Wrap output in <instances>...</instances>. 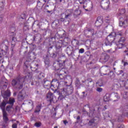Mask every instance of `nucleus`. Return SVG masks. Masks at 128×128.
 Segmentation results:
<instances>
[{
    "label": "nucleus",
    "instance_id": "f257e3e1",
    "mask_svg": "<svg viewBox=\"0 0 128 128\" xmlns=\"http://www.w3.org/2000/svg\"><path fill=\"white\" fill-rule=\"evenodd\" d=\"M52 86H54L55 90L60 88V86H66V84H69V86H72V78L70 76L64 75V74H58L56 79L52 80Z\"/></svg>",
    "mask_w": 128,
    "mask_h": 128
},
{
    "label": "nucleus",
    "instance_id": "f03ea898",
    "mask_svg": "<svg viewBox=\"0 0 128 128\" xmlns=\"http://www.w3.org/2000/svg\"><path fill=\"white\" fill-rule=\"evenodd\" d=\"M70 39L68 37V35L66 33H64L62 36L59 38L58 41L56 42V38L52 37L49 39V44L51 46L49 48H52V46H54L56 50H60L61 48H62V46H67L68 44V42Z\"/></svg>",
    "mask_w": 128,
    "mask_h": 128
},
{
    "label": "nucleus",
    "instance_id": "7ed1b4c3",
    "mask_svg": "<svg viewBox=\"0 0 128 128\" xmlns=\"http://www.w3.org/2000/svg\"><path fill=\"white\" fill-rule=\"evenodd\" d=\"M26 76L22 78L18 76L12 81V85L16 88L18 90H22L24 86V83L26 82Z\"/></svg>",
    "mask_w": 128,
    "mask_h": 128
},
{
    "label": "nucleus",
    "instance_id": "20e7f679",
    "mask_svg": "<svg viewBox=\"0 0 128 128\" xmlns=\"http://www.w3.org/2000/svg\"><path fill=\"white\" fill-rule=\"evenodd\" d=\"M116 34L115 32H111L105 39L104 44L106 46H112L116 40Z\"/></svg>",
    "mask_w": 128,
    "mask_h": 128
},
{
    "label": "nucleus",
    "instance_id": "39448f33",
    "mask_svg": "<svg viewBox=\"0 0 128 128\" xmlns=\"http://www.w3.org/2000/svg\"><path fill=\"white\" fill-rule=\"evenodd\" d=\"M68 84L66 86H68L66 89H63L62 94H64V96H70V94H72V92L74 90V88L72 86H70L72 85H70V84L68 83Z\"/></svg>",
    "mask_w": 128,
    "mask_h": 128
},
{
    "label": "nucleus",
    "instance_id": "423d86ee",
    "mask_svg": "<svg viewBox=\"0 0 128 128\" xmlns=\"http://www.w3.org/2000/svg\"><path fill=\"white\" fill-rule=\"evenodd\" d=\"M94 4H92V2L90 1L85 2V4L83 5V8H84L85 10H86V12H92Z\"/></svg>",
    "mask_w": 128,
    "mask_h": 128
},
{
    "label": "nucleus",
    "instance_id": "0eeeda50",
    "mask_svg": "<svg viewBox=\"0 0 128 128\" xmlns=\"http://www.w3.org/2000/svg\"><path fill=\"white\" fill-rule=\"evenodd\" d=\"M124 42H126V38L124 37L120 38L118 42V44H116L117 50H120V48H126Z\"/></svg>",
    "mask_w": 128,
    "mask_h": 128
},
{
    "label": "nucleus",
    "instance_id": "6e6552de",
    "mask_svg": "<svg viewBox=\"0 0 128 128\" xmlns=\"http://www.w3.org/2000/svg\"><path fill=\"white\" fill-rule=\"evenodd\" d=\"M36 58V54L34 52H29L26 57V61L25 62L24 64L28 62H30V60H34Z\"/></svg>",
    "mask_w": 128,
    "mask_h": 128
},
{
    "label": "nucleus",
    "instance_id": "1a4fd4ad",
    "mask_svg": "<svg viewBox=\"0 0 128 128\" xmlns=\"http://www.w3.org/2000/svg\"><path fill=\"white\" fill-rule=\"evenodd\" d=\"M42 84L44 88L46 90H50V88H54V86H52V81L50 82L46 78L44 79Z\"/></svg>",
    "mask_w": 128,
    "mask_h": 128
},
{
    "label": "nucleus",
    "instance_id": "9d476101",
    "mask_svg": "<svg viewBox=\"0 0 128 128\" xmlns=\"http://www.w3.org/2000/svg\"><path fill=\"white\" fill-rule=\"evenodd\" d=\"M100 6L104 10H108L110 8V0H102L100 2Z\"/></svg>",
    "mask_w": 128,
    "mask_h": 128
},
{
    "label": "nucleus",
    "instance_id": "9b49d317",
    "mask_svg": "<svg viewBox=\"0 0 128 128\" xmlns=\"http://www.w3.org/2000/svg\"><path fill=\"white\" fill-rule=\"evenodd\" d=\"M11 50L12 52H14V48L16 46V42H18V39L16 38V34H14L11 36Z\"/></svg>",
    "mask_w": 128,
    "mask_h": 128
},
{
    "label": "nucleus",
    "instance_id": "f8f14e48",
    "mask_svg": "<svg viewBox=\"0 0 128 128\" xmlns=\"http://www.w3.org/2000/svg\"><path fill=\"white\" fill-rule=\"evenodd\" d=\"M26 91L24 90H22L20 92H19L18 96V100L19 102H22L24 100V98H26Z\"/></svg>",
    "mask_w": 128,
    "mask_h": 128
},
{
    "label": "nucleus",
    "instance_id": "ddd939ff",
    "mask_svg": "<svg viewBox=\"0 0 128 128\" xmlns=\"http://www.w3.org/2000/svg\"><path fill=\"white\" fill-rule=\"evenodd\" d=\"M48 102H50V104H52V102H54V94L51 92H48L46 96Z\"/></svg>",
    "mask_w": 128,
    "mask_h": 128
},
{
    "label": "nucleus",
    "instance_id": "4468645a",
    "mask_svg": "<svg viewBox=\"0 0 128 128\" xmlns=\"http://www.w3.org/2000/svg\"><path fill=\"white\" fill-rule=\"evenodd\" d=\"M5 50H0V60H2V56H6V52L8 50V46L4 44V45Z\"/></svg>",
    "mask_w": 128,
    "mask_h": 128
},
{
    "label": "nucleus",
    "instance_id": "2eb2a0df",
    "mask_svg": "<svg viewBox=\"0 0 128 128\" xmlns=\"http://www.w3.org/2000/svg\"><path fill=\"white\" fill-rule=\"evenodd\" d=\"M64 62H66V61H64L63 64L60 63V61L56 60L55 62L53 63V66L55 68V70H58V66L59 68H62V66H64Z\"/></svg>",
    "mask_w": 128,
    "mask_h": 128
},
{
    "label": "nucleus",
    "instance_id": "dca6fc26",
    "mask_svg": "<svg viewBox=\"0 0 128 128\" xmlns=\"http://www.w3.org/2000/svg\"><path fill=\"white\" fill-rule=\"evenodd\" d=\"M106 66V68H108V70L110 72V74L108 73L103 74V76H109L110 78H114V73L112 71H110V67L108 66Z\"/></svg>",
    "mask_w": 128,
    "mask_h": 128
},
{
    "label": "nucleus",
    "instance_id": "f3484780",
    "mask_svg": "<svg viewBox=\"0 0 128 128\" xmlns=\"http://www.w3.org/2000/svg\"><path fill=\"white\" fill-rule=\"evenodd\" d=\"M119 26H124L125 24H128V20L126 19H124L122 18H119Z\"/></svg>",
    "mask_w": 128,
    "mask_h": 128
},
{
    "label": "nucleus",
    "instance_id": "a211bd4d",
    "mask_svg": "<svg viewBox=\"0 0 128 128\" xmlns=\"http://www.w3.org/2000/svg\"><path fill=\"white\" fill-rule=\"evenodd\" d=\"M80 14H82V11L80 10V6H78L73 14L74 18H78V16H80Z\"/></svg>",
    "mask_w": 128,
    "mask_h": 128
},
{
    "label": "nucleus",
    "instance_id": "6ab92c4d",
    "mask_svg": "<svg viewBox=\"0 0 128 128\" xmlns=\"http://www.w3.org/2000/svg\"><path fill=\"white\" fill-rule=\"evenodd\" d=\"M30 66L31 70L32 72H36V70H38V64H36V63H34V62L30 64Z\"/></svg>",
    "mask_w": 128,
    "mask_h": 128
},
{
    "label": "nucleus",
    "instance_id": "aec40b11",
    "mask_svg": "<svg viewBox=\"0 0 128 128\" xmlns=\"http://www.w3.org/2000/svg\"><path fill=\"white\" fill-rule=\"evenodd\" d=\"M46 0H38L37 2V6L38 8H42V6H44V4H46Z\"/></svg>",
    "mask_w": 128,
    "mask_h": 128
},
{
    "label": "nucleus",
    "instance_id": "412c9836",
    "mask_svg": "<svg viewBox=\"0 0 128 128\" xmlns=\"http://www.w3.org/2000/svg\"><path fill=\"white\" fill-rule=\"evenodd\" d=\"M102 18L98 16L95 22V25L97 28H98V26H102Z\"/></svg>",
    "mask_w": 128,
    "mask_h": 128
},
{
    "label": "nucleus",
    "instance_id": "4be33fe9",
    "mask_svg": "<svg viewBox=\"0 0 128 128\" xmlns=\"http://www.w3.org/2000/svg\"><path fill=\"white\" fill-rule=\"evenodd\" d=\"M7 104L8 103L4 101H3L0 104V108H1V110H2V112H6V106Z\"/></svg>",
    "mask_w": 128,
    "mask_h": 128
},
{
    "label": "nucleus",
    "instance_id": "5701e85b",
    "mask_svg": "<svg viewBox=\"0 0 128 128\" xmlns=\"http://www.w3.org/2000/svg\"><path fill=\"white\" fill-rule=\"evenodd\" d=\"M125 13H126V10H124V8L119 9L118 12L116 14V16L118 18V16H122V14H124Z\"/></svg>",
    "mask_w": 128,
    "mask_h": 128
},
{
    "label": "nucleus",
    "instance_id": "b1692460",
    "mask_svg": "<svg viewBox=\"0 0 128 128\" xmlns=\"http://www.w3.org/2000/svg\"><path fill=\"white\" fill-rule=\"evenodd\" d=\"M4 98L8 100V96H10V91L8 90L4 92V94H2Z\"/></svg>",
    "mask_w": 128,
    "mask_h": 128
},
{
    "label": "nucleus",
    "instance_id": "393cba45",
    "mask_svg": "<svg viewBox=\"0 0 128 128\" xmlns=\"http://www.w3.org/2000/svg\"><path fill=\"white\" fill-rule=\"evenodd\" d=\"M87 82H88V86H94V82L92 81V79L88 78L87 79Z\"/></svg>",
    "mask_w": 128,
    "mask_h": 128
},
{
    "label": "nucleus",
    "instance_id": "a878e982",
    "mask_svg": "<svg viewBox=\"0 0 128 128\" xmlns=\"http://www.w3.org/2000/svg\"><path fill=\"white\" fill-rule=\"evenodd\" d=\"M16 102V100L14 98H10L8 101L6 102L8 104L14 106V104Z\"/></svg>",
    "mask_w": 128,
    "mask_h": 128
},
{
    "label": "nucleus",
    "instance_id": "bb28decb",
    "mask_svg": "<svg viewBox=\"0 0 128 128\" xmlns=\"http://www.w3.org/2000/svg\"><path fill=\"white\" fill-rule=\"evenodd\" d=\"M109 58H110V56H108V55H106V56H102L100 58V60L102 62H108V60Z\"/></svg>",
    "mask_w": 128,
    "mask_h": 128
},
{
    "label": "nucleus",
    "instance_id": "cd10ccee",
    "mask_svg": "<svg viewBox=\"0 0 128 128\" xmlns=\"http://www.w3.org/2000/svg\"><path fill=\"white\" fill-rule=\"evenodd\" d=\"M3 114V120L5 122H8V113L6 112H2Z\"/></svg>",
    "mask_w": 128,
    "mask_h": 128
},
{
    "label": "nucleus",
    "instance_id": "c85d7f7f",
    "mask_svg": "<svg viewBox=\"0 0 128 128\" xmlns=\"http://www.w3.org/2000/svg\"><path fill=\"white\" fill-rule=\"evenodd\" d=\"M88 126H96V120L94 119H92L90 120L88 123Z\"/></svg>",
    "mask_w": 128,
    "mask_h": 128
},
{
    "label": "nucleus",
    "instance_id": "c756f323",
    "mask_svg": "<svg viewBox=\"0 0 128 128\" xmlns=\"http://www.w3.org/2000/svg\"><path fill=\"white\" fill-rule=\"evenodd\" d=\"M42 104H40L36 106V108L34 110L35 114L40 112V110L42 108Z\"/></svg>",
    "mask_w": 128,
    "mask_h": 128
},
{
    "label": "nucleus",
    "instance_id": "7c9ffc66",
    "mask_svg": "<svg viewBox=\"0 0 128 128\" xmlns=\"http://www.w3.org/2000/svg\"><path fill=\"white\" fill-rule=\"evenodd\" d=\"M110 94H106L104 97V102H110Z\"/></svg>",
    "mask_w": 128,
    "mask_h": 128
},
{
    "label": "nucleus",
    "instance_id": "2f4dec72",
    "mask_svg": "<svg viewBox=\"0 0 128 128\" xmlns=\"http://www.w3.org/2000/svg\"><path fill=\"white\" fill-rule=\"evenodd\" d=\"M44 62L45 64L47 66L50 64V58H48V56H46L44 58Z\"/></svg>",
    "mask_w": 128,
    "mask_h": 128
},
{
    "label": "nucleus",
    "instance_id": "473e14b6",
    "mask_svg": "<svg viewBox=\"0 0 128 128\" xmlns=\"http://www.w3.org/2000/svg\"><path fill=\"white\" fill-rule=\"evenodd\" d=\"M71 16L72 14H66L64 18H61V22H64L66 20H70Z\"/></svg>",
    "mask_w": 128,
    "mask_h": 128
},
{
    "label": "nucleus",
    "instance_id": "72a5a7b5",
    "mask_svg": "<svg viewBox=\"0 0 128 128\" xmlns=\"http://www.w3.org/2000/svg\"><path fill=\"white\" fill-rule=\"evenodd\" d=\"M72 46H78L80 44V42H78V40H76V39H74L72 41Z\"/></svg>",
    "mask_w": 128,
    "mask_h": 128
},
{
    "label": "nucleus",
    "instance_id": "f704fd0d",
    "mask_svg": "<svg viewBox=\"0 0 128 128\" xmlns=\"http://www.w3.org/2000/svg\"><path fill=\"white\" fill-rule=\"evenodd\" d=\"M66 96H64V94H62V92L61 94H60V96L58 98V100H64Z\"/></svg>",
    "mask_w": 128,
    "mask_h": 128
},
{
    "label": "nucleus",
    "instance_id": "c9c22d12",
    "mask_svg": "<svg viewBox=\"0 0 128 128\" xmlns=\"http://www.w3.org/2000/svg\"><path fill=\"white\" fill-rule=\"evenodd\" d=\"M13 106H14L11 105L7 106L6 108V110L8 112H12V110L14 109L12 108Z\"/></svg>",
    "mask_w": 128,
    "mask_h": 128
},
{
    "label": "nucleus",
    "instance_id": "e433bc0d",
    "mask_svg": "<svg viewBox=\"0 0 128 128\" xmlns=\"http://www.w3.org/2000/svg\"><path fill=\"white\" fill-rule=\"evenodd\" d=\"M87 31L88 32H90V34H92V36H94V30L93 28H88L87 30Z\"/></svg>",
    "mask_w": 128,
    "mask_h": 128
},
{
    "label": "nucleus",
    "instance_id": "4c0bfd02",
    "mask_svg": "<svg viewBox=\"0 0 128 128\" xmlns=\"http://www.w3.org/2000/svg\"><path fill=\"white\" fill-rule=\"evenodd\" d=\"M72 46H69L67 47V48H66V52H67L68 54L70 52V54H72Z\"/></svg>",
    "mask_w": 128,
    "mask_h": 128
},
{
    "label": "nucleus",
    "instance_id": "58836bf2",
    "mask_svg": "<svg viewBox=\"0 0 128 128\" xmlns=\"http://www.w3.org/2000/svg\"><path fill=\"white\" fill-rule=\"evenodd\" d=\"M66 74V68H62V69L60 71L59 74Z\"/></svg>",
    "mask_w": 128,
    "mask_h": 128
},
{
    "label": "nucleus",
    "instance_id": "ea45409f",
    "mask_svg": "<svg viewBox=\"0 0 128 128\" xmlns=\"http://www.w3.org/2000/svg\"><path fill=\"white\" fill-rule=\"evenodd\" d=\"M128 94V92H124L122 91L121 92V94H122L124 98H125V99L128 98V94Z\"/></svg>",
    "mask_w": 128,
    "mask_h": 128
},
{
    "label": "nucleus",
    "instance_id": "a19ab883",
    "mask_svg": "<svg viewBox=\"0 0 128 128\" xmlns=\"http://www.w3.org/2000/svg\"><path fill=\"white\" fill-rule=\"evenodd\" d=\"M78 2L80 4H83V6H84L86 4V2H88L86 0H78Z\"/></svg>",
    "mask_w": 128,
    "mask_h": 128
},
{
    "label": "nucleus",
    "instance_id": "79ce46f5",
    "mask_svg": "<svg viewBox=\"0 0 128 128\" xmlns=\"http://www.w3.org/2000/svg\"><path fill=\"white\" fill-rule=\"evenodd\" d=\"M124 35V32H122V31H119L117 32V34H116V38H118V36H122Z\"/></svg>",
    "mask_w": 128,
    "mask_h": 128
},
{
    "label": "nucleus",
    "instance_id": "37998d69",
    "mask_svg": "<svg viewBox=\"0 0 128 128\" xmlns=\"http://www.w3.org/2000/svg\"><path fill=\"white\" fill-rule=\"evenodd\" d=\"M110 17L109 16H106L105 18V22H110Z\"/></svg>",
    "mask_w": 128,
    "mask_h": 128
},
{
    "label": "nucleus",
    "instance_id": "c03bdc74",
    "mask_svg": "<svg viewBox=\"0 0 128 128\" xmlns=\"http://www.w3.org/2000/svg\"><path fill=\"white\" fill-rule=\"evenodd\" d=\"M35 126H36V128H40L42 126V122H36L34 124Z\"/></svg>",
    "mask_w": 128,
    "mask_h": 128
},
{
    "label": "nucleus",
    "instance_id": "a18cd8bd",
    "mask_svg": "<svg viewBox=\"0 0 128 128\" xmlns=\"http://www.w3.org/2000/svg\"><path fill=\"white\" fill-rule=\"evenodd\" d=\"M124 86L126 90H128V79L125 82L124 84Z\"/></svg>",
    "mask_w": 128,
    "mask_h": 128
},
{
    "label": "nucleus",
    "instance_id": "49530a36",
    "mask_svg": "<svg viewBox=\"0 0 128 128\" xmlns=\"http://www.w3.org/2000/svg\"><path fill=\"white\" fill-rule=\"evenodd\" d=\"M76 86H78L80 84V80L78 78H76V82H75Z\"/></svg>",
    "mask_w": 128,
    "mask_h": 128
},
{
    "label": "nucleus",
    "instance_id": "de8ad7c7",
    "mask_svg": "<svg viewBox=\"0 0 128 128\" xmlns=\"http://www.w3.org/2000/svg\"><path fill=\"white\" fill-rule=\"evenodd\" d=\"M96 91L98 92H102V88H96Z\"/></svg>",
    "mask_w": 128,
    "mask_h": 128
},
{
    "label": "nucleus",
    "instance_id": "09e8293b",
    "mask_svg": "<svg viewBox=\"0 0 128 128\" xmlns=\"http://www.w3.org/2000/svg\"><path fill=\"white\" fill-rule=\"evenodd\" d=\"M26 18V14H21V18H22V20H24V18Z\"/></svg>",
    "mask_w": 128,
    "mask_h": 128
},
{
    "label": "nucleus",
    "instance_id": "8fccbe9b",
    "mask_svg": "<svg viewBox=\"0 0 128 128\" xmlns=\"http://www.w3.org/2000/svg\"><path fill=\"white\" fill-rule=\"evenodd\" d=\"M84 49L80 48L79 50V54H84Z\"/></svg>",
    "mask_w": 128,
    "mask_h": 128
},
{
    "label": "nucleus",
    "instance_id": "3c124183",
    "mask_svg": "<svg viewBox=\"0 0 128 128\" xmlns=\"http://www.w3.org/2000/svg\"><path fill=\"white\" fill-rule=\"evenodd\" d=\"M106 52H108L109 54H114V51L112 49L108 50L106 51Z\"/></svg>",
    "mask_w": 128,
    "mask_h": 128
},
{
    "label": "nucleus",
    "instance_id": "603ef678",
    "mask_svg": "<svg viewBox=\"0 0 128 128\" xmlns=\"http://www.w3.org/2000/svg\"><path fill=\"white\" fill-rule=\"evenodd\" d=\"M12 128H18V124H12Z\"/></svg>",
    "mask_w": 128,
    "mask_h": 128
},
{
    "label": "nucleus",
    "instance_id": "864d4df0",
    "mask_svg": "<svg viewBox=\"0 0 128 128\" xmlns=\"http://www.w3.org/2000/svg\"><path fill=\"white\" fill-rule=\"evenodd\" d=\"M112 2L114 4H116V2H120V0H112Z\"/></svg>",
    "mask_w": 128,
    "mask_h": 128
},
{
    "label": "nucleus",
    "instance_id": "5fc2aeb1",
    "mask_svg": "<svg viewBox=\"0 0 128 128\" xmlns=\"http://www.w3.org/2000/svg\"><path fill=\"white\" fill-rule=\"evenodd\" d=\"M115 97L118 100L120 98V96H118V94L117 93L115 94Z\"/></svg>",
    "mask_w": 128,
    "mask_h": 128
},
{
    "label": "nucleus",
    "instance_id": "6e6d98bb",
    "mask_svg": "<svg viewBox=\"0 0 128 128\" xmlns=\"http://www.w3.org/2000/svg\"><path fill=\"white\" fill-rule=\"evenodd\" d=\"M3 18H4L3 16H0V24H2V22Z\"/></svg>",
    "mask_w": 128,
    "mask_h": 128
},
{
    "label": "nucleus",
    "instance_id": "4d7b16f0",
    "mask_svg": "<svg viewBox=\"0 0 128 128\" xmlns=\"http://www.w3.org/2000/svg\"><path fill=\"white\" fill-rule=\"evenodd\" d=\"M63 122H64V124H65V126L66 124L68 123V121H66V120H64Z\"/></svg>",
    "mask_w": 128,
    "mask_h": 128
},
{
    "label": "nucleus",
    "instance_id": "13d9d810",
    "mask_svg": "<svg viewBox=\"0 0 128 128\" xmlns=\"http://www.w3.org/2000/svg\"><path fill=\"white\" fill-rule=\"evenodd\" d=\"M128 66V62H124V66Z\"/></svg>",
    "mask_w": 128,
    "mask_h": 128
},
{
    "label": "nucleus",
    "instance_id": "bf43d9fd",
    "mask_svg": "<svg viewBox=\"0 0 128 128\" xmlns=\"http://www.w3.org/2000/svg\"><path fill=\"white\" fill-rule=\"evenodd\" d=\"M6 42L7 43V44H8V40H4V44H6Z\"/></svg>",
    "mask_w": 128,
    "mask_h": 128
},
{
    "label": "nucleus",
    "instance_id": "052dcab7",
    "mask_svg": "<svg viewBox=\"0 0 128 128\" xmlns=\"http://www.w3.org/2000/svg\"><path fill=\"white\" fill-rule=\"evenodd\" d=\"M29 104H32V106H34V102L32 100H30L28 102Z\"/></svg>",
    "mask_w": 128,
    "mask_h": 128
},
{
    "label": "nucleus",
    "instance_id": "680f3d73",
    "mask_svg": "<svg viewBox=\"0 0 128 128\" xmlns=\"http://www.w3.org/2000/svg\"><path fill=\"white\" fill-rule=\"evenodd\" d=\"M76 120H80V116H78V117L76 118Z\"/></svg>",
    "mask_w": 128,
    "mask_h": 128
},
{
    "label": "nucleus",
    "instance_id": "e2e57ef3",
    "mask_svg": "<svg viewBox=\"0 0 128 128\" xmlns=\"http://www.w3.org/2000/svg\"><path fill=\"white\" fill-rule=\"evenodd\" d=\"M53 56H54V58H56V53H53Z\"/></svg>",
    "mask_w": 128,
    "mask_h": 128
},
{
    "label": "nucleus",
    "instance_id": "0e129e2a",
    "mask_svg": "<svg viewBox=\"0 0 128 128\" xmlns=\"http://www.w3.org/2000/svg\"><path fill=\"white\" fill-rule=\"evenodd\" d=\"M14 96H16V92H14L13 94Z\"/></svg>",
    "mask_w": 128,
    "mask_h": 128
},
{
    "label": "nucleus",
    "instance_id": "69168bd1",
    "mask_svg": "<svg viewBox=\"0 0 128 128\" xmlns=\"http://www.w3.org/2000/svg\"><path fill=\"white\" fill-rule=\"evenodd\" d=\"M127 48V50H125L124 51V52H128V48Z\"/></svg>",
    "mask_w": 128,
    "mask_h": 128
},
{
    "label": "nucleus",
    "instance_id": "338daca9",
    "mask_svg": "<svg viewBox=\"0 0 128 128\" xmlns=\"http://www.w3.org/2000/svg\"><path fill=\"white\" fill-rule=\"evenodd\" d=\"M118 122H122V119L121 120H120V118H118Z\"/></svg>",
    "mask_w": 128,
    "mask_h": 128
},
{
    "label": "nucleus",
    "instance_id": "774afa93",
    "mask_svg": "<svg viewBox=\"0 0 128 128\" xmlns=\"http://www.w3.org/2000/svg\"><path fill=\"white\" fill-rule=\"evenodd\" d=\"M52 12V10H50H50H47V12H48V14Z\"/></svg>",
    "mask_w": 128,
    "mask_h": 128
}]
</instances>
